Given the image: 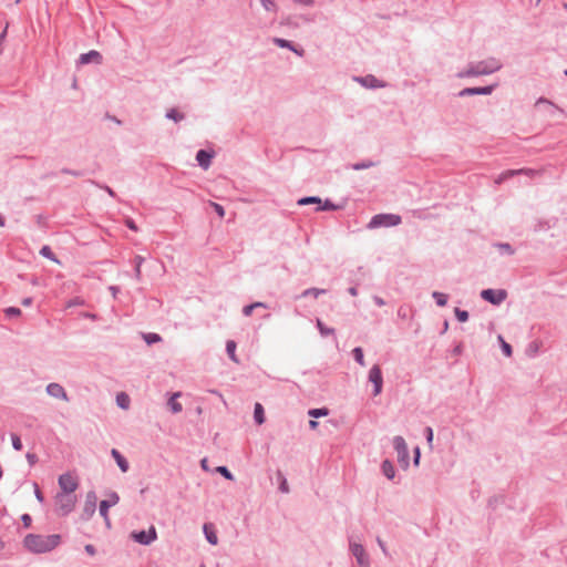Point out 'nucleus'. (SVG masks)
<instances>
[{
    "label": "nucleus",
    "instance_id": "obj_1",
    "mask_svg": "<svg viewBox=\"0 0 567 567\" xmlns=\"http://www.w3.org/2000/svg\"><path fill=\"white\" fill-rule=\"evenodd\" d=\"M60 540L61 537L58 534H28L23 539V545L32 553L43 554L53 550L60 544Z\"/></svg>",
    "mask_w": 567,
    "mask_h": 567
},
{
    "label": "nucleus",
    "instance_id": "obj_2",
    "mask_svg": "<svg viewBox=\"0 0 567 567\" xmlns=\"http://www.w3.org/2000/svg\"><path fill=\"white\" fill-rule=\"evenodd\" d=\"M502 69V63L495 58H488L483 61L472 62L465 70L460 71L456 76L458 79L474 78L481 75H489Z\"/></svg>",
    "mask_w": 567,
    "mask_h": 567
},
{
    "label": "nucleus",
    "instance_id": "obj_3",
    "mask_svg": "<svg viewBox=\"0 0 567 567\" xmlns=\"http://www.w3.org/2000/svg\"><path fill=\"white\" fill-rule=\"evenodd\" d=\"M402 221V218L400 215L396 214H377L372 216L370 221L367 225L368 229H377L380 227H394L400 225Z\"/></svg>",
    "mask_w": 567,
    "mask_h": 567
},
{
    "label": "nucleus",
    "instance_id": "obj_4",
    "mask_svg": "<svg viewBox=\"0 0 567 567\" xmlns=\"http://www.w3.org/2000/svg\"><path fill=\"white\" fill-rule=\"evenodd\" d=\"M349 550L355 558L359 567H371L370 557L367 554L363 545L355 542L352 536L349 537Z\"/></svg>",
    "mask_w": 567,
    "mask_h": 567
},
{
    "label": "nucleus",
    "instance_id": "obj_5",
    "mask_svg": "<svg viewBox=\"0 0 567 567\" xmlns=\"http://www.w3.org/2000/svg\"><path fill=\"white\" fill-rule=\"evenodd\" d=\"M75 496L66 493H58L55 496L56 513L60 516L69 515L75 506Z\"/></svg>",
    "mask_w": 567,
    "mask_h": 567
},
{
    "label": "nucleus",
    "instance_id": "obj_6",
    "mask_svg": "<svg viewBox=\"0 0 567 567\" xmlns=\"http://www.w3.org/2000/svg\"><path fill=\"white\" fill-rule=\"evenodd\" d=\"M393 447L398 454V462L402 467L406 468L410 462V454L403 436L396 435L393 437Z\"/></svg>",
    "mask_w": 567,
    "mask_h": 567
},
{
    "label": "nucleus",
    "instance_id": "obj_7",
    "mask_svg": "<svg viewBox=\"0 0 567 567\" xmlns=\"http://www.w3.org/2000/svg\"><path fill=\"white\" fill-rule=\"evenodd\" d=\"M481 298L494 306H498L507 298V292L504 289L488 288L481 291Z\"/></svg>",
    "mask_w": 567,
    "mask_h": 567
},
{
    "label": "nucleus",
    "instance_id": "obj_8",
    "mask_svg": "<svg viewBox=\"0 0 567 567\" xmlns=\"http://www.w3.org/2000/svg\"><path fill=\"white\" fill-rule=\"evenodd\" d=\"M120 501V496L116 492H110L107 494V498L103 499L100 503V515L104 518L107 526L111 525L110 518H109V509L110 507L116 505Z\"/></svg>",
    "mask_w": 567,
    "mask_h": 567
},
{
    "label": "nucleus",
    "instance_id": "obj_9",
    "mask_svg": "<svg viewBox=\"0 0 567 567\" xmlns=\"http://www.w3.org/2000/svg\"><path fill=\"white\" fill-rule=\"evenodd\" d=\"M369 381L373 384V395H379L382 392L383 377L381 368L378 364L370 369Z\"/></svg>",
    "mask_w": 567,
    "mask_h": 567
},
{
    "label": "nucleus",
    "instance_id": "obj_10",
    "mask_svg": "<svg viewBox=\"0 0 567 567\" xmlns=\"http://www.w3.org/2000/svg\"><path fill=\"white\" fill-rule=\"evenodd\" d=\"M61 493L72 494L79 486L78 480L70 473H64L58 480Z\"/></svg>",
    "mask_w": 567,
    "mask_h": 567
},
{
    "label": "nucleus",
    "instance_id": "obj_11",
    "mask_svg": "<svg viewBox=\"0 0 567 567\" xmlns=\"http://www.w3.org/2000/svg\"><path fill=\"white\" fill-rule=\"evenodd\" d=\"M497 84L478 86V87H465L457 93L458 97L472 96V95H489L494 92Z\"/></svg>",
    "mask_w": 567,
    "mask_h": 567
},
{
    "label": "nucleus",
    "instance_id": "obj_12",
    "mask_svg": "<svg viewBox=\"0 0 567 567\" xmlns=\"http://www.w3.org/2000/svg\"><path fill=\"white\" fill-rule=\"evenodd\" d=\"M157 537L155 527H151L148 530L133 532L132 538L141 545H150Z\"/></svg>",
    "mask_w": 567,
    "mask_h": 567
},
{
    "label": "nucleus",
    "instance_id": "obj_13",
    "mask_svg": "<svg viewBox=\"0 0 567 567\" xmlns=\"http://www.w3.org/2000/svg\"><path fill=\"white\" fill-rule=\"evenodd\" d=\"M519 174H524V175H527L528 177H533L537 174V172L532 168L508 169V171L501 173L498 175V177L495 179V183L502 184L503 182H505L516 175H519Z\"/></svg>",
    "mask_w": 567,
    "mask_h": 567
},
{
    "label": "nucleus",
    "instance_id": "obj_14",
    "mask_svg": "<svg viewBox=\"0 0 567 567\" xmlns=\"http://www.w3.org/2000/svg\"><path fill=\"white\" fill-rule=\"evenodd\" d=\"M47 393L55 399H60L62 401L69 402L70 398L65 391V389L56 382H51L45 388Z\"/></svg>",
    "mask_w": 567,
    "mask_h": 567
},
{
    "label": "nucleus",
    "instance_id": "obj_15",
    "mask_svg": "<svg viewBox=\"0 0 567 567\" xmlns=\"http://www.w3.org/2000/svg\"><path fill=\"white\" fill-rule=\"evenodd\" d=\"M354 81H357L363 87H367V89H381V87L385 86L384 82H382L381 80H379L378 78H375L372 74H368L365 76H355Z\"/></svg>",
    "mask_w": 567,
    "mask_h": 567
},
{
    "label": "nucleus",
    "instance_id": "obj_16",
    "mask_svg": "<svg viewBox=\"0 0 567 567\" xmlns=\"http://www.w3.org/2000/svg\"><path fill=\"white\" fill-rule=\"evenodd\" d=\"M95 506H96V495L93 491H90L86 494V501L83 508V518L89 519L93 516L95 513Z\"/></svg>",
    "mask_w": 567,
    "mask_h": 567
},
{
    "label": "nucleus",
    "instance_id": "obj_17",
    "mask_svg": "<svg viewBox=\"0 0 567 567\" xmlns=\"http://www.w3.org/2000/svg\"><path fill=\"white\" fill-rule=\"evenodd\" d=\"M272 42L277 47L282 48V49H288V50L292 51L293 53H296L299 56L303 55L305 51L302 49L296 48V45L291 41H289V40H286V39H282V38H274Z\"/></svg>",
    "mask_w": 567,
    "mask_h": 567
},
{
    "label": "nucleus",
    "instance_id": "obj_18",
    "mask_svg": "<svg viewBox=\"0 0 567 567\" xmlns=\"http://www.w3.org/2000/svg\"><path fill=\"white\" fill-rule=\"evenodd\" d=\"M91 62H94L96 64H100L102 62V55L99 51L91 50L87 53H83L79 58L80 64H89Z\"/></svg>",
    "mask_w": 567,
    "mask_h": 567
},
{
    "label": "nucleus",
    "instance_id": "obj_19",
    "mask_svg": "<svg viewBox=\"0 0 567 567\" xmlns=\"http://www.w3.org/2000/svg\"><path fill=\"white\" fill-rule=\"evenodd\" d=\"M213 156V153L206 150H199L196 154V161L202 168L207 169L212 164Z\"/></svg>",
    "mask_w": 567,
    "mask_h": 567
},
{
    "label": "nucleus",
    "instance_id": "obj_20",
    "mask_svg": "<svg viewBox=\"0 0 567 567\" xmlns=\"http://www.w3.org/2000/svg\"><path fill=\"white\" fill-rule=\"evenodd\" d=\"M111 455L115 460L117 466L123 473L128 471L130 465L127 460L116 449H112Z\"/></svg>",
    "mask_w": 567,
    "mask_h": 567
},
{
    "label": "nucleus",
    "instance_id": "obj_21",
    "mask_svg": "<svg viewBox=\"0 0 567 567\" xmlns=\"http://www.w3.org/2000/svg\"><path fill=\"white\" fill-rule=\"evenodd\" d=\"M205 538L210 545H217L218 537L212 524H204L203 527Z\"/></svg>",
    "mask_w": 567,
    "mask_h": 567
},
{
    "label": "nucleus",
    "instance_id": "obj_22",
    "mask_svg": "<svg viewBox=\"0 0 567 567\" xmlns=\"http://www.w3.org/2000/svg\"><path fill=\"white\" fill-rule=\"evenodd\" d=\"M381 472L388 480H393L395 476V468L390 460H384L382 462Z\"/></svg>",
    "mask_w": 567,
    "mask_h": 567
},
{
    "label": "nucleus",
    "instance_id": "obj_23",
    "mask_svg": "<svg viewBox=\"0 0 567 567\" xmlns=\"http://www.w3.org/2000/svg\"><path fill=\"white\" fill-rule=\"evenodd\" d=\"M316 327L319 330V333L321 337L326 338L329 336H334L336 331L333 328L327 327L321 319L317 318L316 320Z\"/></svg>",
    "mask_w": 567,
    "mask_h": 567
},
{
    "label": "nucleus",
    "instance_id": "obj_24",
    "mask_svg": "<svg viewBox=\"0 0 567 567\" xmlns=\"http://www.w3.org/2000/svg\"><path fill=\"white\" fill-rule=\"evenodd\" d=\"M145 261V258L141 255H136L133 259V264H134V278L140 281L141 278H142V271H141V267L143 265V262Z\"/></svg>",
    "mask_w": 567,
    "mask_h": 567
},
{
    "label": "nucleus",
    "instance_id": "obj_25",
    "mask_svg": "<svg viewBox=\"0 0 567 567\" xmlns=\"http://www.w3.org/2000/svg\"><path fill=\"white\" fill-rule=\"evenodd\" d=\"M254 420L260 425L265 422V411L260 403H256L254 408Z\"/></svg>",
    "mask_w": 567,
    "mask_h": 567
},
{
    "label": "nucleus",
    "instance_id": "obj_26",
    "mask_svg": "<svg viewBox=\"0 0 567 567\" xmlns=\"http://www.w3.org/2000/svg\"><path fill=\"white\" fill-rule=\"evenodd\" d=\"M327 293V290L326 289H321V288H308L306 290H303L301 292V295L299 296V298H306V297H309V296H312L313 298H318L319 296L321 295H324Z\"/></svg>",
    "mask_w": 567,
    "mask_h": 567
},
{
    "label": "nucleus",
    "instance_id": "obj_27",
    "mask_svg": "<svg viewBox=\"0 0 567 567\" xmlns=\"http://www.w3.org/2000/svg\"><path fill=\"white\" fill-rule=\"evenodd\" d=\"M236 348H237V344L234 340H228L226 342V352L229 357V359L233 361V362H238V359H237V355H236Z\"/></svg>",
    "mask_w": 567,
    "mask_h": 567
},
{
    "label": "nucleus",
    "instance_id": "obj_28",
    "mask_svg": "<svg viewBox=\"0 0 567 567\" xmlns=\"http://www.w3.org/2000/svg\"><path fill=\"white\" fill-rule=\"evenodd\" d=\"M432 298L435 300L439 307H445L447 305L449 297L446 293L440 291H433Z\"/></svg>",
    "mask_w": 567,
    "mask_h": 567
},
{
    "label": "nucleus",
    "instance_id": "obj_29",
    "mask_svg": "<svg viewBox=\"0 0 567 567\" xmlns=\"http://www.w3.org/2000/svg\"><path fill=\"white\" fill-rule=\"evenodd\" d=\"M166 118L172 120L174 122H181L185 118V115L181 112H178L176 109H169L166 114Z\"/></svg>",
    "mask_w": 567,
    "mask_h": 567
},
{
    "label": "nucleus",
    "instance_id": "obj_30",
    "mask_svg": "<svg viewBox=\"0 0 567 567\" xmlns=\"http://www.w3.org/2000/svg\"><path fill=\"white\" fill-rule=\"evenodd\" d=\"M297 204L299 206H306V205H310V204H318V205H320L321 204V198L318 197V196H306V197H301L300 199H298Z\"/></svg>",
    "mask_w": 567,
    "mask_h": 567
},
{
    "label": "nucleus",
    "instance_id": "obj_31",
    "mask_svg": "<svg viewBox=\"0 0 567 567\" xmlns=\"http://www.w3.org/2000/svg\"><path fill=\"white\" fill-rule=\"evenodd\" d=\"M338 209H341V206L339 205H336L334 203H332L330 199H326L323 202V204H320L316 210L317 212H322V210H338Z\"/></svg>",
    "mask_w": 567,
    "mask_h": 567
},
{
    "label": "nucleus",
    "instance_id": "obj_32",
    "mask_svg": "<svg viewBox=\"0 0 567 567\" xmlns=\"http://www.w3.org/2000/svg\"><path fill=\"white\" fill-rule=\"evenodd\" d=\"M116 403L121 409H128L130 406V398L126 393L121 392L116 395Z\"/></svg>",
    "mask_w": 567,
    "mask_h": 567
},
{
    "label": "nucleus",
    "instance_id": "obj_33",
    "mask_svg": "<svg viewBox=\"0 0 567 567\" xmlns=\"http://www.w3.org/2000/svg\"><path fill=\"white\" fill-rule=\"evenodd\" d=\"M352 355H353V359L355 360L357 363H359L361 367L365 365L364 354H363L362 348L355 347L352 350Z\"/></svg>",
    "mask_w": 567,
    "mask_h": 567
},
{
    "label": "nucleus",
    "instance_id": "obj_34",
    "mask_svg": "<svg viewBox=\"0 0 567 567\" xmlns=\"http://www.w3.org/2000/svg\"><path fill=\"white\" fill-rule=\"evenodd\" d=\"M496 248H498V250L502 252V254H506V255H514L515 252V249L512 247L511 244L508 243H496L494 245Z\"/></svg>",
    "mask_w": 567,
    "mask_h": 567
},
{
    "label": "nucleus",
    "instance_id": "obj_35",
    "mask_svg": "<svg viewBox=\"0 0 567 567\" xmlns=\"http://www.w3.org/2000/svg\"><path fill=\"white\" fill-rule=\"evenodd\" d=\"M143 339L147 344H154L162 341V337L154 332L143 333Z\"/></svg>",
    "mask_w": 567,
    "mask_h": 567
},
{
    "label": "nucleus",
    "instance_id": "obj_36",
    "mask_svg": "<svg viewBox=\"0 0 567 567\" xmlns=\"http://www.w3.org/2000/svg\"><path fill=\"white\" fill-rule=\"evenodd\" d=\"M178 395L179 393H175L174 396L168 401V406L173 413H179L183 410L182 404L176 401Z\"/></svg>",
    "mask_w": 567,
    "mask_h": 567
},
{
    "label": "nucleus",
    "instance_id": "obj_37",
    "mask_svg": "<svg viewBox=\"0 0 567 567\" xmlns=\"http://www.w3.org/2000/svg\"><path fill=\"white\" fill-rule=\"evenodd\" d=\"M329 414V410L327 408H320V409H310L308 411V415L313 417V419H318V417H321V416H326Z\"/></svg>",
    "mask_w": 567,
    "mask_h": 567
},
{
    "label": "nucleus",
    "instance_id": "obj_38",
    "mask_svg": "<svg viewBox=\"0 0 567 567\" xmlns=\"http://www.w3.org/2000/svg\"><path fill=\"white\" fill-rule=\"evenodd\" d=\"M536 104H547L549 105L551 109H553V112H550V114L553 115L555 111L564 114V110L560 109L559 106H557L556 104H554L551 101H549L548 99L546 97H539L536 102Z\"/></svg>",
    "mask_w": 567,
    "mask_h": 567
},
{
    "label": "nucleus",
    "instance_id": "obj_39",
    "mask_svg": "<svg viewBox=\"0 0 567 567\" xmlns=\"http://www.w3.org/2000/svg\"><path fill=\"white\" fill-rule=\"evenodd\" d=\"M372 166H374V163L372 161H362V162L352 164L350 167L353 171H362V169H368Z\"/></svg>",
    "mask_w": 567,
    "mask_h": 567
},
{
    "label": "nucleus",
    "instance_id": "obj_40",
    "mask_svg": "<svg viewBox=\"0 0 567 567\" xmlns=\"http://www.w3.org/2000/svg\"><path fill=\"white\" fill-rule=\"evenodd\" d=\"M259 1L266 11H269V12L278 11V6L276 4V2L274 0H259Z\"/></svg>",
    "mask_w": 567,
    "mask_h": 567
},
{
    "label": "nucleus",
    "instance_id": "obj_41",
    "mask_svg": "<svg viewBox=\"0 0 567 567\" xmlns=\"http://www.w3.org/2000/svg\"><path fill=\"white\" fill-rule=\"evenodd\" d=\"M40 255L50 259V260H53V261H58V259L55 258V255L54 252L52 251V249L49 247V246H43L40 250Z\"/></svg>",
    "mask_w": 567,
    "mask_h": 567
},
{
    "label": "nucleus",
    "instance_id": "obj_42",
    "mask_svg": "<svg viewBox=\"0 0 567 567\" xmlns=\"http://www.w3.org/2000/svg\"><path fill=\"white\" fill-rule=\"evenodd\" d=\"M454 313H455L456 319L460 322H465V321L468 320L470 315H468V311H466V310H462L460 308H455L454 309Z\"/></svg>",
    "mask_w": 567,
    "mask_h": 567
},
{
    "label": "nucleus",
    "instance_id": "obj_43",
    "mask_svg": "<svg viewBox=\"0 0 567 567\" xmlns=\"http://www.w3.org/2000/svg\"><path fill=\"white\" fill-rule=\"evenodd\" d=\"M498 339L501 341V348H502L503 353L506 357H511L513 353L512 346L509 343H507L501 336L498 337Z\"/></svg>",
    "mask_w": 567,
    "mask_h": 567
},
{
    "label": "nucleus",
    "instance_id": "obj_44",
    "mask_svg": "<svg viewBox=\"0 0 567 567\" xmlns=\"http://www.w3.org/2000/svg\"><path fill=\"white\" fill-rule=\"evenodd\" d=\"M278 478L280 480L279 491L285 494L289 493L288 482L281 472H278Z\"/></svg>",
    "mask_w": 567,
    "mask_h": 567
},
{
    "label": "nucleus",
    "instance_id": "obj_45",
    "mask_svg": "<svg viewBox=\"0 0 567 567\" xmlns=\"http://www.w3.org/2000/svg\"><path fill=\"white\" fill-rule=\"evenodd\" d=\"M4 315L8 318H16L21 315V310L17 307H8L4 309Z\"/></svg>",
    "mask_w": 567,
    "mask_h": 567
},
{
    "label": "nucleus",
    "instance_id": "obj_46",
    "mask_svg": "<svg viewBox=\"0 0 567 567\" xmlns=\"http://www.w3.org/2000/svg\"><path fill=\"white\" fill-rule=\"evenodd\" d=\"M11 441H12V447L16 451L22 450V442H21V439H20V436L18 434L12 433L11 434Z\"/></svg>",
    "mask_w": 567,
    "mask_h": 567
},
{
    "label": "nucleus",
    "instance_id": "obj_47",
    "mask_svg": "<svg viewBox=\"0 0 567 567\" xmlns=\"http://www.w3.org/2000/svg\"><path fill=\"white\" fill-rule=\"evenodd\" d=\"M210 206L214 208L215 213L220 217L223 218L225 216V209L224 207L218 204V203H215V202H210Z\"/></svg>",
    "mask_w": 567,
    "mask_h": 567
},
{
    "label": "nucleus",
    "instance_id": "obj_48",
    "mask_svg": "<svg viewBox=\"0 0 567 567\" xmlns=\"http://www.w3.org/2000/svg\"><path fill=\"white\" fill-rule=\"evenodd\" d=\"M217 471L226 478V480H233L234 476L231 472L228 470L227 466H219L217 467Z\"/></svg>",
    "mask_w": 567,
    "mask_h": 567
},
{
    "label": "nucleus",
    "instance_id": "obj_49",
    "mask_svg": "<svg viewBox=\"0 0 567 567\" xmlns=\"http://www.w3.org/2000/svg\"><path fill=\"white\" fill-rule=\"evenodd\" d=\"M61 173L72 175L74 177H82L84 175V173L82 171H75V169H70V168H62Z\"/></svg>",
    "mask_w": 567,
    "mask_h": 567
},
{
    "label": "nucleus",
    "instance_id": "obj_50",
    "mask_svg": "<svg viewBox=\"0 0 567 567\" xmlns=\"http://www.w3.org/2000/svg\"><path fill=\"white\" fill-rule=\"evenodd\" d=\"M424 435H425L427 443L432 444L434 434H433V429L431 426H426L424 429Z\"/></svg>",
    "mask_w": 567,
    "mask_h": 567
},
{
    "label": "nucleus",
    "instance_id": "obj_51",
    "mask_svg": "<svg viewBox=\"0 0 567 567\" xmlns=\"http://www.w3.org/2000/svg\"><path fill=\"white\" fill-rule=\"evenodd\" d=\"M25 458H27V461H28V463H29V465H30V466H33V465H34V464H37V462H38V456H37V454L31 453V452H28V453L25 454Z\"/></svg>",
    "mask_w": 567,
    "mask_h": 567
},
{
    "label": "nucleus",
    "instance_id": "obj_52",
    "mask_svg": "<svg viewBox=\"0 0 567 567\" xmlns=\"http://www.w3.org/2000/svg\"><path fill=\"white\" fill-rule=\"evenodd\" d=\"M34 495H35V498H37L40 503H42V502H43L44 496H43L42 492L40 491V487H39V485H38L37 483H34Z\"/></svg>",
    "mask_w": 567,
    "mask_h": 567
},
{
    "label": "nucleus",
    "instance_id": "obj_53",
    "mask_svg": "<svg viewBox=\"0 0 567 567\" xmlns=\"http://www.w3.org/2000/svg\"><path fill=\"white\" fill-rule=\"evenodd\" d=\"M255 306H256V305H252V303L245 306V307L243 308V315H244V316H246V317L251 316V313H252V311H254V309H255Z\"/></svg>",
    "mask_w": 567,
    "mask_h": 567
},
{
    "label": "nucleus",
    "instance_id": "obj_54",
    "mask_svg": "<svg viewBox=\"0 0 567 567\" xmlns=\"http://www.w3.org/2000/svg\"><path fill=\"white\" fill-rule=\"evenodd\" d=\"M21 520H22V523H23V526H24V527H27V528H28V527H30V526H31L32 518H31V516H30L29 514H23V515L21 516Z\"/></svg>",
    "mask_w": 567,
    "mask_h": 567
},
{
    "label": "nucleus",
    "instance_id": "obj_55",
    "mask_svg": "<svg viewBox=\"0 0 567 567\" xmlns=\"http://www.w3.org/2000/svg\"><path fill=\"white\" fill-rule=\"evenodd\" d=\"M377 543H378L379 547L381 548L382 553H383L385 556H388V555H389V551H388V548H386L385 543H384L380 537H378V538H377Z\"/></svg>",
    "mask_w": 567,
    "mask_h": 567
},
{
    "label": "nucleus",
    "instance_id": "obj_56",
    "mask_svg": "<svg viewBox=\"0 0 567 567\" xmlns=\"http://www.w3.org/2000/svg\"><path fill=\"white\" fill-rule=\"evenodd\" d=\"M295 3L301 4L303 7H312L315 4V0H292Z\"/></svg>",
    "mask_w": 567,
    "mask_h": 567
},
{
    "label": "nucleus",
    "instance_id": "obj_57",
    "mask_svg": "<svg viewBox=\"0 0 567 567\" xmlns=\"http://www.w3.org/2000/svg\"><path fill=\"white\" fill-rule=\"evenodd\" d=\"M373 301L378 307H382L385 305V301L379 296H374Z\"/></svg>",
    "mask_w": 567,
    "mask_h": 567
},
{
    "label": "nucleus",
    "instance_id": "obj_58",
    "mask_svg": "<svg viewBox=\"0 0 567 567\" xmlns=\"http://www.w3.org/2000/svg\"><path fill=\"white\" fill-rule=\"evenodd\" d=\"M126 226H127L131 230L137 231V226H136V224L134 223V220H133V219H127V220H126Z\"/></svg>",
    "mask_w": 567,
    "mask_h": 567
},
{
    "label": "nucleus",
    "instance_id": "obj_59",
    "mask_svg": "<svg viewBox=\"0 0 567 567\" xmlns=\"http://www.w3.org/2000/svg\"><path fill=\"white\" fill-rule=\"evenodd\" d=\"M550 226L547 221H539L535 230L548 229Z\"/></svg>",
    "mask_w": 567,
    "mask_h": 567
},
{
    "label": "nucleus",
    "instance_id": "obj_60",
    "mask_svg": "<svg viewBox=\"0 0 567 567\" xmlns=\"http://www.w3.org/2000/svg\"><path fill=\"white\" fill-rule=\"evenodd\" d=\"M413 462H414V464H415V465H417V464H419V462H420V449H419V447H415V450H414V458H413Z\"/></svg>",
    "mask_w": 567,
    "mask_h": 567
},
{
    "label": "nucleus",
    "instance_id": "obj_61",
    "mask_svg": "<svg viewBox=\"0 0 567 567\" xmlns=\"http://www.w3.org/2000/svg\"><path fill=\"white\" fill-rule=\"evenodd\" d=\"M85 551L90 555H94L95 554V547L91 544L86 545L85 546Z\"/></svg>",
    "mask_w": 567,
    "mask_h": 567
},
{
    "label": "nucleus",
    "instance_id": "obj_62",
    "mask_svg": "<svg viewBox=\"0 0 567 567\" xmlns=\"http://www.w3.org/2000/svg\"><path fill=\"white\" fill-rule=\"evenodd\" d=\"M82 303H83V301H82L81 299L75 298V299H73V300L69 301V305H68V306H69V307H72V306H78V305H82Z\"/></svg>",
    "mask_w": 567,
    "mask_h": 567
},
{
    "label": "nucleus",
    "instance_id": "obj_63",
    "mask_svg": "<svg viewBox=\"0 0 567 567\" xmlns=\"http://www.w3.org/2000/svg\"><path fill=\"white\" fill-rule=\"evenodd\" d=\"M84 318H87V319H91V320H96L97 316L95 313H91V312H84L82 315Z\"/></svg>",
    "mask_w": 567,
    "mask_h": 567
},
{
    "label": "nucleus",
    "instance_id": "obj_64",
    "mask_svg": "<svg viewBox=\"0 0 567 567\" xmlns=\"http://www.w3.org/2000/svg\"><path fill=\"white\" fill-rule=\"evenodd\" d=\"M109 290L112 292L113 297H116L117 292L120 291V288L116 286H110Z\"/></svg>",
    "mask_w": 567,
    "mask_h": 567
}]
</instances>
